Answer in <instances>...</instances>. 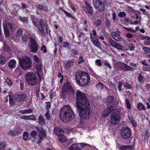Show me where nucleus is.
<instances>
[{
  "instance_id": "1",
  "label": "nucleus",
  "mask_w": 150,
  "mask_h": 150,
  "mask_svg": "<svg viewBox=\"0 0 150 150\" xmlns=\"http://www.w3.org/2000/svg\"><path fill=\"white\" fill-rule=\"evenodd\" d=\"M76 107L81 120H88L90 117V105L85 95L79 90L76 92Z\"/></svg>"
},
{
  "instance_id": "2",
  "label": "nucleus",
  "mask_w": 150,
  "mask_h": 150,
  "mask_svg": "<svg viewBox=\"0 0 150 150\" xmlns=\"http://www.w3.org/2000/svg\"><path fill=\"white\" fill-rule=\"evenodd\" d=\"M75 116L71 108L69 105H64L60 109V118L64 122H67L71 121Z\"/></svg>"
},
{
  "instance_id": "3",
  "label": "nucleus",
  "mask_w": 150,
  "mask_h": 150,
  "mask_svg": "<svg viewBox=\"0 0 150 150\" xmlns=\"http://www.w3.org/2000/svg\"><path fill=\"white\" fill-rule=\"evenodd\" d=\"M76 80L77 83L81 86H85L90 83V76L86 72L78 71L75 75Z\"/></svg>"
},
{
  "instance_id": "4",
  "label": "nucleus",
  "mask_w": 150,
  "mask_h": 150,
  "mask_svg": "<svg viewBox=\"0 0 150 150\" xmlns=\"http://www.w3.org/2000/svg\"><path fill=\"white\" fill-rule=\"evenodd\" d=\"M120 110L116 109L113 110L111 115L110 121L112 124L116 125L120 119Z\"/></svg>"
},
{
  "instance_id": "5",
  "label": "nucleus",
  "mask_w": 150,
  "mask_h": 150,
  "mask_svg": "<svg viewBox=\"0 0 150 150\" xmlns=\"http://www.w3.org/2000/svg\"><path fill=\"white\" fill-rule=\"evenodd\" d=\"M19 58L20 66L23 69L26 70L31 66L32 62L29 57L24 56Z\"/></svg>"
},
{
  "instance_id": "6",
  "label": "nucleus",
  "mask_w": 150,
  "mask_h": 150,
  "mask_svg": "<svg viewBox=\"0 0 150 150\" xmlns=\"http://www.w3.org/2000/svg\"><path fill=\"white\" fill-rule=\"evenodd\" d=\"M25 78L27 83L31 86L35 85L37 81V77L32 72L27 73L25 76Z\"/></svg>"
},
{
  "instance_id": "7",
  "label": "nucleus",
  "mask_w": 150,
  "mask_h": 150,
  "mask_svg": "<svg viewBox=\"0 0 150 150\" xmlns=\"http://www.w3.org/2000/svg\"><path fill=\"white\" fill-rule=\"evenodd\" d=\"M40 25L38 26V28L43 35H45V32L47 34H48L50 32V30L47 25L45 23L43 20L42 19L40 20Z\"/></svg>"
},
{
  "instance_id": "8",
  "label": "nucleus",
  "mask_w": 150,
  "mask_h": 150,
  "mask_svg": "<svg viewBox=\"0 0 150 150\" xmlns=\"http://www.w3.org/2000/svg\"><path fill=\"white\" fill-rule=\"evenodd\" d=\"M74 90L70 83L67 82L64 85L62 91V96L63 97L65 96L66 94H69V93H73Z\"/></svg>"
},
{
  "instance_id": "9",
  "label": "nucleus",
  "mask_w": 150,
  "mask_h": 150,
  "mask_svg": "<svg viewBox=\"0 0 150 150\" xmlns=\"http://www.w3.org/2000/svg\"><path fill=\"white\" fill-rule=\"evenodd\" d=\"M30 43L28 45L29 48L31 51L35 53L38 50L37 45L34 39L30 38L29 40Z\"/></svg>"
},
{
  "instance_id": "10",
  "label": "nucleus",
  "mask_w": 150,
  "mask_h": 150,
  "mask_svg": "<svg viewBox=\"0 0 150 150\" xmlns=\"http://www.w3.org/2000/svg\"><path fill=\"white\" fill-rule=\"evenodd\" d=\"M121 132V136L123 138L127 139L131 136V130L129 128H123Z\"/></svg>"
},
{
  "instance_id": "11",
  "label": "nucleus",
  "mask_w": 150,
  "mask_h": 150,
  "mask_svg": "<svg viewBox=\"0 0 150 150\" xmlns=\"http://www.w3.org/2000/svg\"><path fill=\"white\" fill-rule=\"evenodd\" d=\"M93 4L96 8L101 11H103L105 9L103 4L99 0H93Z\"/></svg>"
},
{
  "instance_id": "12",
  "label": "nucleus",
  "mask_w": 150,
  "mask_h": 150,
  "mask_svg": "<svg viewBox=\"0 0 150 150\" xmlns=\"http://www.w3.org/2000/svg\"><path fill=\"white\" fill-rule=\"evenodd\" d=\"M39 139L37 140V143L38 144L40 143L47 136L46 131L43 129H41L38 130Z\"/></svg>"
},
{
  "instance_id": "13",
  "label": "nucleus",
  "mask_w": 150,
  "mask_h": 150,
  "mask_svg": "<svg viewBox=\"0 0 150 150\" xmlns=\"http://www.w3.org/2000/svg\"><path fill=\"white\" fill-rule=\"evenodd\" d=\"M3 25L5 36L6 37H8L9 36V33L8 26L10 29L12 30V25L10 23H8V24H7L6 22H4L3 23Z\"/></svg>"
},
{
  "instance_id": "14",
  "label": "nucleus",
  "mask_w": 150,
  "mask_h": 150,
  "mask_svg": "<svg viewBox=\"0 0 150 150\" xmlns=\"http://www.w3.org/2000/svg\"><path fill=\"white\" fill-rule=\"evenodd\" d=\"M113 109L112 106L108 107L104 110L101 114L102 116L103 117H107L112 111V112Z\"/></svg>"
},
{
  "instance_id": "15",
  "label": "nucleus",
  "mask_w": 150,
  "mask_h": 150,
  "mask_svg": "<svg viewBox=\"0 0 150 150\" xmlns=\"http://www.w3.org/2000/svg\"><path fill=\"white\" fill-rule=\"evenodd\" d=\"M109 42L112 46L115 47L117 49L119 50H122L123 47L116 42L114 40H109Z\"/></svg>"
},
{
  "instance_id": "16",
  "label": "nucleus",
  "mask_w": 150,
  "mask_h": 150,
  "mask_svg": "<svg viewBox=\"0 0 150 150\" xmlns=\"http://www.w3.org/2000/svg\"><path fill=\"white\" fill-rule=\"evenodd\" d=\"M16 100L19 102L25 101L26 98V96L25 94L16 95L15 96Z\"/></svg>"
},
{
  "instance_id": "17",
  "label": "nucleus",
  "mask_w": 150,
  "mask_h": 150,
  "mask_svg": "<svg viewBox=\"0 0 150 150\" xmlns=\"http://www.w3.org/2000/svg\"><path fill=\"white\" fill-rule=\"evenodd\" d=\"M91 39L92 42L94 45L98 48H100V45L98 40L93 36L92 33L91 34Z\"/></svg>"
},
{
  "instance_id": "18",
  "label": "nucleus",
  "mask_w": 150,
  "mask_h": 150,
  "mask_svg": "<svg viewBox=\"0 0 150 150\" xmlns=\"http://www.w3.org/2000/svg\"><path fill=\"white\" fill-rule=\"evenodd\" d=\"M120 66L122 69L125 71L131 70L132 69V68L130 66L123 63L120 64Z\"/></svg>"
},
{
  "instance_id": "19",
  "label": "nucleus",
  "mask_w": 150,
  "mask_h": 150,
  "mask_svg": "<svg viewBox=\"0 0 150 150\" xmlns=\"http://www.w3.org/2000/svg\"><path fill=\"white\" fill-rule=\"evenodd\" d=\"M84 10L87 13L92 14L93 13L92 9L90 5L86 3L85 7H84Z\"/></svg>"
},
{
  "instance_id": "20",
  "label": "nucleus",
  "mask_w": 150,
  "mask_h": 150,
  "mask_svg": "<svg viewBox=\"0 0 150 150\" xmlns=\"http://www.w3.org/2000/svg\"><path fill=\"white\" fill-rule=\"evenodd\" d=\"M111 35L112 38L117 41H120L122 40V38L118 34L115 32H112Z\"/></svg>"
},
{
  "instance_id": "21",
  "label": "nucleus",
  "mask_w": 150,
  "mask_h": 150,
  "mask_svg": "<svg viewBox=\"0 0 150 150\" xmlns=\"http://www.w3.org/2000/svg\"><path fill=\"white\" fill-rule=\"evenodd\" d=\"M54 133L59 136L64 135V132L63 129L59 127H56L54 129Z\"/></svg>"
},
{
  "instance_id": "22",
  "label": "nucleus",
  "mask_w": 150,
  "mask_h": 150,
  "mask_svg": "<svg viewBox=\"0 0 150 150\" xmlns=\"http://www.w3.org/2000/svg\"><path fill=\"white\" fill-rule=\"evenodd\" d=\"M78 144H71L69 147L68 150H81Z\"/></svg>"
},
{
  "instance_id": "23",
  "label": "nucleus",
  "mask_w": 150,
  "mask_h": 150,
  "mask_svg": "<svg viewBox=\"0 0 150 150\" xmlns=\"http://www.w3.org/2000/svg\"><path fill=\"white\" fill-rule=\"evenodd\" d=\"M4 47L2 48V51L3 52H8V53H11V51L10 50L8 46L5 43L4 44Z\"/></svg>"
},
{
  "instance_id": "24",
  "label": "nucleus",
  "mask_w": 150,
  "mask_h": 150,
  "mask_svg": "<svg viewBox=\"0 0 150 150\" xmlns=\"http://www.w3.org/2000/svg\"><path fill=\"white\" fill-rule=\"evenodd\" d=\"M16 62L15 60H11L8 63V66L10 68H13L16 67Z\"/></svg>"
},
{
  "instance_id": "25",
  "label": "nucleus",
  "mask_w": 150,
  "mask_h": 150,
  "mask_svg": "<svg viewBox=\"0 0 150 150\" xmlns=\"http://www.w3.org/2000/svg\"><path fill=\"white\" fill-rule=\"evenodd\" d=\"M33 111V110L32 109H28L24 110H20L19 112L22 114H28L31 113Z\"/></svg>"
},
{
  "instance_id": "26",
  "label": "nucleus",
  "mask_w": 150,
  "mask_h": 150,
  "mask_svg": "<svg viewBox=\"0 0 150 150\" xmlns=\"http://www.w3.org/2000/svg\"><path fill=\"white\" fill-rule=\"evenodd\" d=\"M58 140L60 142H65L67 140L66 137L63 135H60L58 137Z\"/></svg>"
},
{
  "instance_id": "27",
  "label": "nucleus",
  "mask_w": 150,
  "mask_h": 150,
  "mask_svg": "<svg viewBox=\"0 0 150 150\" xmlns=\"http://www.w3.org/2000/svg\"><path fill=\"white\" fill-rule=\"evenodd\" d=\"M24 140H28L30 139V137L29 134L27 132H25L23 135Z\"/></svg>"
},
{
  "instance_id": "28",
  "label": "nucleus",
  "mask_w": 150,
  "mask_h": 150,
  "mask_svg": "<svg viewBox=\"0 0 150 150\" xmlns=\"http://www.w3.org/2000/svg\"><path fill=\"white\" fill-rule=\"evenodd\" d=\"M22 71H21L20 68L17 67L14 72V74L17 76H19L21 74Z\"/></svg>"
},
{
  "instance_id": "29",
  "label": "nucleus",
  "mask_w": 150,
  "mask_h": 150,
  "mask_svg": "<svg viewBox=\"0 0 150 150\" xmlns=\"http://www.w3.org/2000/svg\"><path fill=\"white\" fill-rule=\"evenodd\" d=\"M37 132L36 130H33L31 133V136L36 140H38V137H37Z\"/></svg>"
},
{
  "instance_id": "30",
  "label": "nucleus",
  "mask_w": 150,
  "mask_h": 150,
  "mask_svg": "<svg viewBox=\"0 0 150 150\" xmlns=\"http://www.w3.org/2000/svg\"><path fill=\"white\" fill-rule=\"evenodd\" d=\"M124 45L127 47L130 51H133L134 50V47L132 44L131 43H127L125 42L124 43Z\"/></svg>"
},
{
  "instance_id": "31",
  "label": "nucleus",
  "mask_w": 150,
  "mask_h": 150,
  "mask_svg": "<svg viewBox=\"0 0 150 150\" xmlns=\"http://www.w3.org/2000/svg\"><path fill=\"white\" fill-rule=\"evenodd\" d=\"M12 93L11 92H9V101L10 105L12 106L14 104V102L13 99L12 98Z\"/></svg>"
},
{
  "instance_id": "32",
  "label": "nucleus",
  "mask_w": 150,
  "mask_h": 150,
  "mask_svg": "<svg viewBox=\"0 0 150 150\" xmlns=\"http://www.w3.org/2000/svg\"><path fill=\"white\" fill-rule=\"evenodd\" d=\"M37 7L39 9L41 10H42L45 11H47L48 10L47 7L45 6H43L40 4H38L37 5Z\"/></svg>"
},
{
  "instance_id": "33",
  "label": "nucleus",
  "mask_w": 150,
  "mask_h": 150,
  "mask_svg": "<svg viewBox=\"0 0 150 150\" xmlns=\"http://www.w3.org/2000/svg\"><path fill=\"white\" fill-rule=\"evenodd\" d=\"M39 123L40 125L42 126L44 125L45 124V120L43 117L42 116H40L39 117Z\"/></svg>"
},
{
  "instance_id": "34",
  "label": "nucleus",
  "mask_w": 150,
  "mask_h": 150,
  "mask_svg": "<svg viewBox=\"0 0 150 150\" xmlns=\"http://www.w3.org/2000/svg\"><path fill=\"white\" fill-rule=\"evenodd\" d=\"M138 109L139 110H144L145 107L141 103H139L137 106Z\"/></svg>"
},
{
  "instance_id": "35",
  "label": "nucleus",
  "mask_w": 150,
  "mask_h": 150,
  "mask_svg": "<svg viewBox=\"0 0 150 150\" xmlns=\"http://www.w3.org/2000/svg\"><path fill=\"white\" fill-rule=\"evenodd\" d=\"M42 67V65L41 62L38 63L36 66V68L37 70L38 71H40L41 70Z\"/></svg>"
},
{
  "instance_id": "36",
  "label": "nucleus",
  "mask_w": 150,
  "mask_h": 150,
  "mask_svg": "<svg viewBox=\"0 0 150 150\" xmlns=\"http://www.w3.org/2000/svg\"><path fill=\"white\" fill-rule=\"evenodd\" d=\"M120 149L122 150H127L128 149H132V147L130 146H121Z\"/></svg>"
},
{
  "instance_id": "37",
  "label": "nucleus",
  "mask_w": 150,
  "mask_h": 150,
  "mask_svg": "<svg viewBox=\"0 0 150 150\" xmlns=\"http://www.w3.org/2000/svg\"><path fill=\"white\" fill-rule=\"evenodd\" d=\"M19 19L20 21L23 22L24 23H27L28 22V19L27 17H19Z\"/></svg>"
},
{
  "instance_id": "38",
  "label": "nucleus",
  "mask_w": 150,
  "mask_h": 150,
  "mask_svg": "<svg viewBox=\"0 0 150 150\" xmlns=\"http://www.w3.org/2000/svg\"><path fill=\"white\" fill-rule=\"evenodd\" d=\"M129 119L133 125L134 127H136L137 125V123L136 122L134 121L132 117V116L129 117Z\"/></svg>"
},
{
  "instance_id": "39",
  "label": "nucleus",
  "mask_w": 150,
  "mask_h": 150,
  "mask_svg": "<svg viewBox=\"0 0 150 150\" xmlns=\"http://www.w3.org/2000/svg\"><path fill=\"white\" fill-rule=\"evenodd\" d=\"M96 88L99 90H101L103 88V84L101 82L99 83L96 86Z\"/></svg>"
},
{
  "instance_id": "40",
  "label": "nucleus",
  "mask_w": 150,
  "mask_h": 150,
  "mask_svg": "<svg viewBox=\"0 0 150 150\" xmlns=\"http://www.w3.org/2000/svg\"><path fill=\"white\" fill-rule=\"evenodd\" d=\"M6 62V60L4 57L2 56H0V63L4 64Z\"/></svg>"
},
{
  "instance_id": "41",
  "label": "nucleus",
  "mask_w": 150,
  "mask_h": 150,
  "mask_svg": "<svg viewBox=\"0 0 150 150\" xmlns=\"http://www.w3.org/2000/svg\"><path fill=\"white\" fill-rule=\"evenodd\" d=\"M9 135L11 136H14L18 134V132L15 131H10L8 132Z\"/></svg>"
},
{
  "instance_id": "42",
  "label": "nucleus",
  "mask_w": 150,
  "mask_h": 150,
  "mask_svg": "<svg viewBox=\"0 0 150 150\" xmlns=\"http://www.w3.org/2000/svg\"><path fill=\"white\" fill-rule=\"evenodd\" d=\"M63 12L65 14L66 16L67 17H69V18L71 17L72 18H74V17L71 15V13L67 12V11H66L65 10H63Z\"/></svg>"
},
{
  "instance_id": "43",
  "label": "nucleus",
  "mask_w": 150,
  "mask_h": 150,
  "mask_svg": "<svg viewBox=\"0 0 150 150\" xmlns=\"http://www.w3.org/2000/svg\"><path fill=\"white\" fill-rule=\"evenodd\" d=\"M36 120L35 117L33 115L28 116V120Z\"/></svg>"
},
{
  "instance_id": "44",
  "label": "nucleus",
  "mask_w": 150,
  "mask_h": 150,
  "mask_svg": "<svg viewBox=\"0 0 150 150\" xmlns=\"http://www.w3.org/2000/svg\"><path fill=\"white\" fill-rule=\"evenodd\" d=\"M6 83L9 86H11L12 85L13 83L12 81L9 78H7L5 79Z\"/></svg>"
},
{
  "instance_id": "45",
  "label": "nucleus",
  "mask_w": 150,
  "mask_h": 150,
  "mask_svg": "<svg viewBox=\"0 0 150 150\" xmlns=\"http://www.w3.org/2000/svg\"><path fill=\"white\" fill-rule=\"evenodd\" d=\"M125 103L126 104V107L128 109H130L131 108V106L129 100L126 99L125 100Z\"/></svg>"
},
{
  "instance_id": "46",
  "label": "nucleus",
  "mask_w": 150,
  "mask_h": 150,
  "mask_svg": "<svg viewBox=\"0 0 150 150\" xmlns=\"http://www.w3.org/2000/svg\"><path fill=\"white\" fill-rule=\"evenodd\" d=\"M84 25L83 26V29L86 32H88L89 30V28L86 22V21H84Z\"/></svg>"
},
{
  "instance_id": "47",
  "label": "nucleus",
  "mask_w": 150,
  "mask_h": 150,
  "mask_svg": "<svg viewBox=\"0 0 150 150\" xmlns=\"http://www.w3.org/2000/svg\"><path fill=\"white\" fill-rule=\"evenodd\" d=\"M113 97L111 96H108L106 98L107 102L110 103L113 100Z\"/></svg>"
},
{
  "instance_id": "48",
  "label": "nucleus",
  "mask_w": 150,
  "mask_h": 150,
  "mask_svg": "<svg viewBox=\"0 0 150 150\" xmlns=\"http://www.w3.org/2000/svg\"><path fill=\"white\" fill-rule=\"evenodd\" d=\"M33 57L34 60L38 63L40 62H41L39 58L37 56L35 55L33 56Z\"/></svg>"
},
{
  "instance_id": "49",
  "label": "nucleus",
  "mask_w": 150,
  "mask_h": 150,
  "mask_svg": "<svg viewBox=\"0 0 150 150\" xmlns=\"http://www.w3.org/2000/svg\"><path fill=\"white\" fill-rule=\"evenodd\" d=\"M49 110H47V112L45 115L46 118L48 120H50L51 118L50 116L49 113Z\"/></svg>"
},
{
  "instance_id": "50",
  "label": "nucleus",
  "mask_w": 150,
  "mask_h": 150,
  "mask_svg": "<svg viewBox=\"0 0 150 150\" xmlns=\"http://www.w3.org/2000/svg\"><path fill=\"white\" fill-rule=\"evenodd\" d=\"M101 23V21L99 19L97 20L95 23V25L96 26L98 27L99 26Z\"/></svg>"
},
{
  "instance_id": "51",
  "label": "nucleus",
  "mask_w": 150,
  "mask_h": 150,
  "mask_svg": "<svg viewBox=\"0 0 150 150\" xmlns=\"http://www.w3.org/2000/svg\"><path fill=\"white\" fill-rule=\"evenodd\" d=\"M28 33H27L25 34L22 37V39L23 40H24L25 41H28V35H27V34Z\"/></svg>"
},
{
  "instance_id": "52",
  "label": "nucleus",
  "mask_w": 150,
  "mask_h": 150,
  "mask_svg": "<svg viewBox=\"0 0 150 150\" xmlns=\"http://www.w3.org/2000/svg\"><path fill=\"white\" fill-rule=\"evenodd\" d=\"M5 143L3 142H0V149H3L5 147Z\"/></svg>"
},
{
  "instance_id": "53",
  "label": "nucleus",
  "mask_w": 150,
  "mask_h": 150,
  "mask_svg": "<svg viewBox=\"0 0 150 150\" xmlns=\"http://www.w3.org/2000/svg\"><path fill=\"white\" fill-rule=\"evenodd\" d=\"M95 63L97 65L100 66L102 65L101 61L100 59H97L95 61Z\"/></svg>"
},
{
  "instance_id": "54",
  "label": "nucleus",
  "mask_w": 150,
  "mask_h": 150,
  "mask_svg": "<svg viewBox=\"0 0 150 150\" xmlns=\"http://www.w3.org/2000/svg\"><path fill=\"white\" fill-rule=\"evenodd\" d=\"M104 64L108 68H109L110 70L112 68L111 66L110 65V64L109 62L106 61L104 62Z\"/></svg>"
},
{
  "instance_id": "55",
  "label": "nucleus",
  "mask_w": 150,
  "mask_h": 150,
  "mask_svg": "<svg viewBox=\"0 0 150 150\" xmlns=\"http://www.w3.org/2000/svg\"><path fill=\"white\" fill-rule=\"evenodd\" d=\"M143 50L145 52L150 53V49L147 47H144L142 48Z\"/></svg>"
},
{
  "instance_id": "56",
  "label": "nucleus",
  "mask_w": 150,
  "mask_h": 150,
  "mask_svg": "<svg viewBox=\"0 0 150 150\" xmlns=\"http://www.w3.org/2000/svg\"><path fill=\"white\" fill-rule=\"evenodd\" d=\"M143 69L144 71H150V65H148L146 67H143Z\"/></svg>"
},
{
  "instance_id": "57",
  "label": "nucleus",
  "mask_w": 150,
  "mask_h": 150,
  "mask_svg": "<svg viewBox=\"0 0 150 150\" xmlns=\"http://www.w3.org/2000/svg\"><path fill=\"white\" fill-rule=\"evenodd\" d=\"M22 34V30L21 29H18L17 32V35L19 37L21 36Z\"/></svg>"
},
{
  "instance_id": "58",
  "label": "nucleus",
  "mask_w": 150,
  "mask_h": 150,
  "mask_svg": "<svg viewBox=\"0 0 150 150\" xmlns=\"http://www.w3.org/2000/svg\"><path fill=\"white\" fill-rule=\"evenodd\" d=\"M69 45V43L67 41H65L63 42V45L64 47L66 48Z\"/></svg>"
},
{
  "instance_id": "59",
  "label": "nucleus",
  "mask_w": 150,
  "mask_h": 150,
  "mask_svg": "<svg viewBox=\"0 0 150 150\" xmlns=\"http://www.w3.org/2000/svg\"><path fill=\"white\" fill-rule=\"evenodd\" d=\"M41 50L43 51L44 53H46L47 52V49H46V47L45 46L43 45L41 48Z\"/></svg>"
},
{
  "instance_id": "60",
  "label": "nucleus",
  "mask_w": 150,
  "mask_h": 150,
  "mask_svg": "<svg viewBox=\"0 0 150 150\" xmlns=\"http://www.w3.org/2000/svg\"><path fill=\"white\" fill-rule=\"evenodd\" d=\"M84 61V60L83 59V57L82 56H81L79 57V61L78 62L79 64H80L82 62H83Z\"/></svg>"
},
{
  "instance_id": "61",
  "label": "nucleus",
  "mask_w": 150,
  "mask_h": 150,
  "mask_svg": "<svg viewBox=\"0 0 150 150\" xmlns=\"http://www.w3.org/2000/svg\"><path fill=\"white\" fill-rule=\"evenodd\" d=\"M118 15L119 17H122L125 16L126 14L124 12H120Z\"/></svg>"
},
{
  "instance_id": "62",
  "label": "nucleus",
  "mask_w": 150,
  "mask_h": 150,
  "mask_svg": "<svg viewBox=\"0 0 150 150\" xmlns=\"http://www.w3.org/2000/svg\"><path fill=\"white\" fill-rule=\"evenodd\" d=\"M46 108L47 110H49L51 106V104L49 102H47L46 103Z\"/></svg>"
},
{
  "instance_id": "63",
  "label": "nucleus",
  "mask_w": 150,
  "mask_h": 150,
  "mask_svg": "<svg viewBox=\"0 0 150 150\" xmlns=\"http://www.w3.org/2000/svg\"><path fill=\"white\" fill-rule=\"evenodd\" d=\"M124 28L126 30H128L132 32L133 33H135V30L132 29V28H127L124 27Z\"/></svg>"
},
{
  "instance_id": "64",
  "label": "nucleus",
  "mask_w": 150,
  "mask_h": 150,
  "mask_svg": "<svg viewBox=\"0 0 150 150\" xmlns=\"http://www.w3.org/2000/svg\"><path fill=\"white\" fill-rule=\"evenodd\" d=\"M122 82H119L118 86V90L120 91H122Z\"/></svg>"
}]
</instances>
